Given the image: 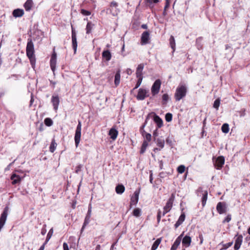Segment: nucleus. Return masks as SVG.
Wrapping results in <instances>:
<instances>
[{
    "label": "nucleus",
    "instance_id": "obj_1",
    "mask_svg": "<svg viewBox=\"0 0 250 250\" xmlns=\"http://www.w3.org/2000/svg\"><path fill=\"white\" fill-rule=\"evenodd\" d=\"M34 53V49L33 43L31 41H30L27 43L26 47V54L32 62L34 61V58L33 57Z\"/></svg>",
    "mask_w": 250,
    "mask_h": 250
},
{
    "label": "nucleus",
    "instance_id": "obj_2",
    "mask_svg": "<svg viewBox=\"0 0 250 250\" xmlns=\"http://www.w3.org/2000/svg\"><path fill=\"white\" fill-rule=\"evenodd\" d=\"M186 92L187 89L185 86L182 85L177 88L175 94L176 100L177 101L181 100L186 95Z\"/></svg>",
    "mask_w": 250,
    "mask_h": 250
},
{
    "label": "nucleus",
    "instance_id": "obj_3",
    "mask_svg": "<svg viewBox=\"0 0 250 250\" xmlns=\"http://www.w3.org/2000/svg\"><path fill=\"white\" fill-rule=\"evenodd\" d=\"M81 122H79L78 125H77L75 135V142L76 144V147H78L80 140H81Z\"/></svg>",
    "mask_w": 250,
    "mask_h": 250
},
{
    "label": "nucleus",
    "instance_id": "obj_4",
    "mask_svg": "<svg viewBox=\"0 0 250 250\" xmlns=\"http://www.w3.org/2000/svg\"><path fill=\"white\" fill-rule=\"evenodd\" d=\"M161 84V83L160 80H157L154 82L151 87V93L152 95H155V94L158 93L160 90Z\"/></svg>",
    "mask_w": 250,
    "mask_h": 250
},
{
    "label": "nucleus",
    "instance_id": "obj_5",
    "mask_svg": "<svg viewBox=\"0 0 250 250\" xmlns=\"http://www.w3.org/2000/svg\"><path fill=\"white\" fill-rule=\"evenodd\" d=\"M148 91L143 88H140L137 95V98L140 100H144L146 97H148Z\"/></svg>",
    "mask_w": 250,
    "mask_h": 250
},
{
    "label": "nucleus",
    "instance_id": "obj_6",
    "mask_svg": "<svg viewBox=\"0 0 250 250\" xmlns=\"http://www.w3.org/2000/svg\"><path fill=\"white\" fill-rule=\"evenodd\" d=\"M173 202V197H171L169 199V200L167 202L166 206L164 208V211H163V216H164L168 212H169L170 210V209L172 207Z\"/></svg>",
    "mask_w": 250,
    "mask_h": 250
},
{
    "label": "nucleus",
    "instance_id": "obj_7",
    "mask_svg": "<svg viewBox=\"0 0 250 250\" xmlns=\"http://www.w3.org/2000/svg\"><path fill=\"white\" fill-rule=\"evenodd\" d=\"M57 62V54L55 52V48L53 49V53L52 55L50 60V66L51 69L54 72L55 70Z\"/></svg>",
    "mask_w": 250,
    "mask_h": 250
},
{
    "label": "nucleus",
    "instance_id": "obj_8",
    "mask_svg": "<svg viewBox=\"0 0 250 250\" xmlns=\"http://www.w3.org/2000/svg\"><path fill=\"white\" fill-rule=\"evenodd\" d=\"M216 209L219 213L223 214L226 212L227 207L224 203L219 202L218 203Z\"/></svg>",
    "mask_w": 250,
    "mask_h": 250
},
{
    "label": "nucleus",
    "instance_id": "obj_9",
    "mask_svg": "<svg viewBox=\"0 0 250 250\" xmlns=\"http://www.w3.org/2000/svg\"><path fill=\"white\" fill-rule=\"evenodd\" d=\"M225 159L223 156L218 157L215 162V165L217 169H220L224 164Z\"/></svg>",
    "mask_w": 250,
    "mask_h": 250
},
{
    "label": "nucleus",
    "instance_id": "obj_10",
    "mask_svg": "<svg viewBox=\"0 0 250 250\" xmlns=\"http://www.w3.org/2000/svg\"><path fill=\"white\" fill-rule=\"evenodd\" d=\"M139 191H135L133 195L131 198L130 205H135L137 204L139 200Z\"/></svg>",
    "mask_w": 250,
    "mask_h": 250
},
{
    "label": "nucleus",
    "instance_id": "obj_11",
    "mask_svg": "<svg viewBox=\"0 0 250 250\" xmlns=\"http://www.w3.org/2000/svg\"><path fill=\"white\" fill-rule=\"evenodd\" d=\"M91 209H92L91 205H89V207H88V212H87V215L85 217L82 229V230H83V229L84 227L89 223V219L91 216Z\"/></svg>",
    "mask_w": 250,
    "mask_h": 250
},
{
    "label": "nucleus",
    "instance_id": "obj_12",
    "mask_svg": "<svg viewBox=\"0 0 250 250\" xmlns=\"http://www.w3.org/2000/svg\"><path fill=\"white\" fill-rule=\"evenodd\" d=\"M242 235H239L236 239L234 247L235 250H238L240 248L242 242Z\"/></svg>",
    "mask_w": 250,
    "mask_h": 250
},
{
    "label": "nucleus",
    "instance_id": "obj_13",
    "mask_svg": "<svg viewBox=\"0 0 250 250\" xmlns=\"http://www.w3.org/2000/svg\"><path fill=\"white\" fill-rule=\"evenodd\" d=\"M191 239L189 236L186 235L185 236L182 240V244L186 247H188L191 244Z\"/></svg>",
    "mask_w": 250,
    "mask_h": 250
},
{
    "label": "nucleus",
    "instance_id": "obj_14",
    "mask_svg": "<svg viewBox=\"0 0 250 250\" xmlns=\"http://www.w3.org/2000/svg\"><path fill=\"white\" fill-rule=\"evenodd\" d=\"M153 121L157 124L158 128L161 127L163 125L162 120L157 115L154 114L153 117Z\"/></svg>",
    "mask_w": 250,
    "mask_h": 250
},
{
    "label": "nucleus",
    "instance_id": "obj_15",
    "mask_svg": "<svg viewBox=\"0 0 250 250\" xmlns=\"http://www.w3.org/2000/svg\"><path fill=\"white\" fill-rule=\"evenodd\" d=\"M118 134V131L114 128H112L111 129H110L108 133V135L110 136V138L113 140L116 139Z\"/></svg>",
    "mask_w": 250,
    "mask_h": 250
},
{
    "label": "nucleus",
    "instance_id": "obj_16",
    "mask_svg": "<svg viewBox=\"0 0 250 250\" xmlns=\"http://www.w3.org/2000/svg\"><path fill=\"white\" fill-rule=\"evenodd\" d=\"M24 14V11L21 9H17L13 11V15L14 17H21Z\"/></svg>",
    "mask_w": 250,
    "mask_h": 250
},
{
    "label": "nucleus",
    "instance_id": "obj_17",
    "mask_svg": "<svg viewBox=\"0 0 250 250\" xmlns=\"http://www.w3.org/2000/svg\"><path fill=\"white\" fill-rule=\"evenodd\" d=\"M11 179L13 181L12 183L13 185H15L17 183L20 182L21 180V177L16 175V174H13L11 177Z\"/></svg>",
    "mask_w": 250,
    "mask_h": 250
},
{
    "label": "nucleus",
    "instance_id": "obj_18",
    "mask_svg": "<svg viewBox=\"0 0 250 250\" xmlns=\"http://www.w3.org/2000/svg\"><path fill=\"white\" fill-rule=\"evenodd\" d=\"M149 38V34L148 32H144L141 37V40L143 43H146L147 42Z\"/></svg>",
    "mask_w": 250,
    "mask_h": 250
},
{
    "label": "nucleus",
    "instance_id": "obj_19",
    "mask_svg": "<svg viewBox=\"0 0 250 250\" xmlns=\"http://www.w3.org/2000/svg\"><path fill=\"white\" fill-rule=\"evenodd\" d=\"M33 5L32 0H27L24 3V7L26 11H29L32 7Z\"/></svg>",
    "mask_w": 250,
    "mask_h": 250
},
{
    "label": "nucleus",
    "instance_id": "obj_20",
    "mask_svg": "<svg viewBox=\"0 0 250 250\" xmlns=\"http://www.w3.org/2000/svg\"><path fill=\"white\" fill-rule=\"evenodd\" d=\"M72 39L73 46V48L74 50V52L75 53L76 51V49H77V43L76 34L73 31H72Z\"/></svg>",
    "mask_w": 250,
    "mask_h": 250
},
{
    "label": "nucleus",
    "instance_id": "obj_21",
    "mask_svg": "<svg viewBox=\"0 0 250 250\" xmlns=\"http://www.w3.org/2000/svg\"><path fill=\"white\" fill-rule=\"evenodd\" d=\"M102 57L105 59L106 61H108L110 60L111 55L110 52L108 50L104 51L102 53Z\"/></svg>",
    "mask_w": 250,
    "mask_h": 250
},
{
    "label": "nucleus",
    "instance_id": "obj_22",
    "mask_svg": "<svg viewBox=\"0 0 250 250\" xmlns=\"http://www.w3.org/2000/svg\"><path fill=\"white\" fill-rule=\"evenodd\" d=\"M185 215L184 214H182L180 215L179 218L178 220L177 221L176 224H175V227L176 228H178L185 220Z\"/></svg>",
    "mask_w": 250,
    "mask_h": 250
},
{
    "label": "nucleus",
    "instance_id": "obj_23",
    "mask_svg": "<svg viewBox=\"0 0 250 250\" xmlns=\"http://www.w3.org/2000/svg\"><path fill=\"white\" fill-rule=\"evenodd\" d=\"M120 70H119L116 73L115 76L114 83L116 86H117L120 83Z\"/></svg>",
    "mask_w": 250,
    "mask_h": 250
},
{
    "label": "nucleus",
    "instance_id": "obj_24",
    "mask_svg": "<svg viewBox=\"0 0 250 250\" xmlns=\"http://www.w3.org/2000/svg\"><path fill=\"white\" fill-rule=\"evenodd\" d=\"M125 188L122 185H119L116 187V192L117 194H122L125 191Z\"/></svg>",
    "mask_w": 250,
    "mask_h": 250
},
{
    "label": "nucleus",
    "instance_id": "obj_25",
    "mask_svg": "<svg viewBox=\"0 0 250 250\" xmlns=\"http://www.w3.org/2000/svg\"><path fill=\"white\" fill-rule=\"evenodd\" d=\"M144 68V66L142 64H139L137 67L136 71L137 77H143L142 76V71Z\"/></svg>",
    "mask_w": 250,
    "mask_h": 250
},
{
    "label": "nucleus",
    "instance_id": "obj_26",
    "mask_svg": "<svg viewBox=\"0 0 250 250\" xmlns=\"http://www.w3.org/2000/svg\"><path fill=\"white\" fill-rule=\"evenodd\" d=\"M161 240L162 239L161 238L157 239L153 243L151 247V250H156L157 249L159 244H160Z\"/></svg>",
    "mask_w": 250,
    "mask_h": 250
},
{
    "label": "nucleus",
    "instance_id": "obj_27",
    "mask_svg": "<svg viewBox=\"0 0 250 250\" xmlns=\"http://www.w3.org/2000/svg\"><path fill=\"white\" fill-rule=\"evenodd\" d=\"M180 238H177L172 246L170 250H176L180 244Z\"/></svg>",
    "mask_w": 250,
    "mask_h": 250
},
{
    "label": "nucleus",
    "instance_id": "obj_28",
    "mask_svg": "<svg viewBox=\"0 0 250 250\" xmlns=\"http://www.w3.org/2000/svg\"><path fill=\"white\" fill-rule=\"evenodd\" d=\"M52 102L54 105V108L57 109L59 103V98L57 97H53L52 99Z\"/></svg>",
    "mask_w": 250,
    "mask_h": 250
},
{
    "label": "nucleus",
    "instance_id": "obj_29",
    "mask_svg": "<svg viewBox=\"0 0 250 250\" xmlns=\"http://www.w3.org/2000/svg\"><path fill=\"white\" fill-rule=\"evenodd\" d=\"M222 131L225 133H227L229 131V125L227 124H224L222 126Z\"/></svg>",
    "mask_w": 250,
    "mask_h": 250
},
{
    "label": "nucleus",
    "instance_id": "obj_30",
    "mask_svg": "<svg viewBox=\"0 0 250 250\" xmlns=\"http://www.w3.org/2000/svg\"><path fill=\"white\" fill-rule=\"evenodd\" d=\"M93 26L94 24H92L91 22L87 23L86 28L87 34H89L91 32Z\"/></svg>",
    "mask_w": 250,
    "mask_h": 250
},
{
    "label": "nucleus",
    "instance_id": "obj_31",
    "mask_svg": "<svg viewBox=\"0 0 250 250\" xmlns=\"http://www.w3.org/2000/svg\"><path fill=\"white\" fill-rule=\"evenodd\" d=\"M148 146V143L145 141L143 142L141 149L140 151L141 153H144L146 150L147 146Z\"/></svg>",
    "mask_w": 250,
    "mask_h": 250
},
{
    "label": "nucleus",
    "instance_id": "obj_32",
    "mask_svg": "<svg viewBox=\"0 0 250 250\" xmlns=\"http://www.w3.org/2000/svg\"><path fill=\"white\" fill-rule=\"evenodd\" d=\"M57 146V144L55 143L54 140H53L51 142V145L50 146V151L51 152H53Z\"/></svg>",
    "mask_w": 250,
    "mask_h": 250
},
{
    "label": "nucleus",
    "instance_id": "obj_33",
    "mask_svg": "<svg viewBox=\"0 0 250 250\" xmlns=\"http://www.w3.org/2000/svg\"><path fill=\"white\" fill-rule=\"evenodd\" d=\"M141 210L139 208H136L133 211V215L136 217H139L141 215Z\"/></svg>",
    "mask_w": 250,
    "mask_h": 250
},
{
    "label": "nucleus",
    "instance_id": "obj_34",
    "mask_svg": "<svg viewBox=\"0 0 250 250\" xmlns=\"http://www.w3.org/2000/svg\"><path fill=\"white\" fill-rule=\"evenodd\" d=\"M208 196V192L207 191H205L203 193V197L202 198V204L203 206H204L206 203V201L207 200Z\"/></svg>",
    "mask_w": 250,
    "mask_h": 250
},
{
    "label": "nucleus",
    "instance_id": "obj_35",
    "mask_svg": "<svg viewBox=\"0 0 250 250\" xmlns=\"http://www.w3.org/2000/svg\"><path fill=\"white\" fill-rule=\"evenodd\" d=\"M170 44L171 45V48L173 49V51L175 50V40L173 36H171L170 38Z\"/></svg>",
    "mask_w": 250,
    "mask_h": 250
},
{
    "label": "nucleus",
    "instance_id": "obj_36",
    "mask_svg": "<svg viewBox=\"0 0 250 250\" xmlns=\"http://www.w3.org/2000/svg\"><path fill=\"white\" fill-rule=\"evenodd\" d=\"M44 124L46 125L50 126L52 125L53 122L51 119L47 118L44 120Z\"/></svg>",
    "mask_w": 250,
    "mask_h": 250
},
{
    "label": "nucleus",
    "instance_id": "obj_37",
    "mask_svg": "<svg viewBox=\"0 0 250 250\" xmlns=\"http://www.w3.org/2000/svg\"><path fill=\"white\" fill-rule=\"evenodd\" d=\"M157 145L161 147V148H163L165 144V141L163 139H158L157 141Z\"/></svg>",
    "mask_w": 250,
    "mask_h": 250
},
{
    "label": "nucleus",
    "instance_id": "obj_38",
    "mask_svg": "<svg viewBox=\"0 0 250 250\" xmlns=\"http://www.w3.org/2000/svg\"><path fill=\"white\" fill-rule=\"evenodd\" d=\"M185 170V167L184 165H180L177 168V171L179 173H183Z\"/></svg>",
    "mask_w": 250,
    "mask_h": 250
},
{
    "label": "nucleus",
    "instance_id": "obj_39",
    "mask_svg": "<svg viewBox=\"0 0 250 250\" xmlns=\"http://www.w3.org/2000/svg\"><path fill=\"white\" fill-rule=\"evenodd\" d=\"M172 115L169 113H167L165 116L166 120L168 122H169L172 120Z\"/></svg>",
    "mask_w": 250,
    "mask_h": 250
},
{
    "label": "nucleus",
    "instance_id": "obj_40",
    "mask_svg": "<svg viewBox=\"0 0 250 250\" xmlns=\"http://www.w3.org/2000/svg\"><path fill=\"white\" fill-rule=\"evenodd\" d=\"M137 78H138V80L135 88H138L140 85L143 80V77H140Z\"/></svg>",
    "mask_w": 250,
    "mask_h": 250
},
{
    "label": "nucleus",
    "instance_id": "obj_41",
    "mask_svg": "<svg viewBox=\"0 0 250 250\" xmlns=\"http://www.w3.org/2000/svg\"><path fill=\"white\" fill-rule=\"evenodd\" d=\"M220 104V100L219 99H217L215 101L213 104V107L215 108H218Z\"/></svg>",
    "mask_w": 250,
    "mask_h": 250
},
{
    "label": "nucleus",
    "instance_id": "obj_42",
    "mask_svg": "<svg viewBox=\"0 0 250 250\" xmlns=\"http://www.w3.org/2000/svg\"><path fill=\"white\" fill-rule=\"evenodd\" d=\"M81 13L85 16H89L91 14V12L90 11L84 9H82L81 10Z\"/></svg>",
    "mask_w": 250,
    "mask_h": 250
},
{
    "label": "nucleus",
    "instance_id": "obj_43",
    "mask_svg": "<svg viewBox=\"0 0 250 250\" xmlns=\"http://www.w3.org/2000/svg\"><path fill=\"white\" fill-rule=\"evenodd\" d=\"M231 220V216L230 215H228L226 218L223 221V223L225 222H229Z\"/></svg>",
    "mask_w": 250,
    "mask_h": 250
},
{
    "label": "nucleus",
    "instance_id": "obj_44",
    "mask_svg": "<svg viewBox=\"0 0 250 250\" xmlns=\"http://www.w3.org/2000/svg\"><path fill=\"white\" fill-rule=\"evenodd\" d=\"M145 138L147 141H150L151 140V135L149 133H146V134Z\"/></svg>",
    "mask_w": 250,
    "mask_h": 250
},
{
    "label": "nucleus",
    "instance_id": "obj_45",
    "mask_svg": "<svg viewBox=\"0 0 250 250\" xmlns=\"http://www.w3.org/2000/svg\"><path fill=\"white\" fill-rule=\"evenodd\" d=\"M83 167V166L82 165H79L76 167V172L78 173L79 171L81 170V169Z\"/></svg>",
    "mask_w": 250,
    "mask_h": 250
},
{
    "label": "nucleus",
    "instance_id": "obj_46",
    "mask_svg": "<svg viewBox=\"0 0 250 250\" xmlns=\"http://www.w3.org/2000/svg\"><path fill=\"white\" fill-rule=\"evenodd\" d=\"M63 250H69L68 246L66 243H63Z\"/></svg>",
    "mask_w": 250,
    "mask_h": 250
},
{
    "label": "nucleus",
    "instance_id": "obj_47",
    "mask_svg": "<svg viewBox=\"0 0 250 250\" xmlns=\"http://www.w3.org/2000/svg\"><path fill=\"white\" fill-rule=\"evenodd\" d=\"M168 99V95L165 94L163 95V101H167Z\"/></svg>",
    "mask_w": 250,
    "mask_h": 250
},
{
    "label": "nucleus",
    "instance_id": "obj_48",
    "mask_svg": "<svg viewBox=\"0 0 250 250\" xmlns=\"http://www.w3.org/2000/svg\"><path fill=\"white\" fill-rule=\"evenodd\" d=\"M117 5V3L116 2L113 1L111 3V6L116 7Z\"/></svg>",
    "mask_w": 250,
    "mask_h": 250
},
{
    "label": "nucleus",
    "instance_id": "obj_49",
    "mask_svg": "<svg viewBox=\"0 0 250 250\" xmlns=\"http://www.w3.org/2000/svg\"><path fill=\"white\" fill-rule=\"evenodd\" d=\"M52 233H53V229H51L50 230V231H49V232H48V234H47V237H48V239H49V238H50V236H49V235H51L52 234Z\"/></svg>",
    "mask_w": 250,
    "mask_h": 250
},
{
    "label": "nucleus",
    "instance_id": "obj_50",
    "mask_svg": "<svg viewBox=\"0 0 250 250\" xmlns=\"http://www.w3.org/2000/svg\"><path fill=\"white\" fill-rule=\"evenodd\" d=\"M160 219H161V215H160V211H159L158 213V215H157V220H158V222H160Z\"/></svg>",
    "mask_w": 250,
    "mask_h": 250
},
{
    "label": "nucleus",
    "instance_id": "obj_51",
    "mask_svg": "<svg viewBox=\"0 0 250 250\" xmlns=\"http://www.w3.org/2000/svg\"><path fill=\"white\" fill-rule=\"evenodd\" d=\"M199 238L200 239V244H202L203 243V236L202 235H200L199 236Z\"/></svg>",
    "mask_w": 250,
    "mask_h": 250
},
{
    "label": "nucleus",
    "instance_id": "obj_52",
    "mask_svg": "<svg viewBox=\"0 0 250 250\" xmlns=\"http://www.w3.org/2000/svg\"><path fill=\"white\" fill-rule=\"evenodd\" d=\"M169 3H170L169 2H166V6H165V9H166V8H167V7H169Z\"/></svg>",
    "mask_w": 250,
    "mask_h": 250
},
{
    "label": "nucleus",
    "instance_id": "obj_53",
    "mask_svg": "<svg viewBox=\"0 0 250 250\" xmlns=\"http://www.w3.org/2000/svg\"><path fill=\"white\" fill-rule=\"evenodd\" d=\"M232 243H233L232 242L228 243V244H227V247L229 248V247H230L232 245Z\"/></svg>",
    "mask_w": 250,
    "mask_h": 250
},
{
    "label": "nucleus",
    "instance_id": "obj_54",
    "mask_svg": "<svg viewBox=\"0 0 250 250\" xmlns=\"http://www.w3.org/2000/svg\"><path fill=\"white\" fill-rule=\"evenodd\" d=\"M44 245H45V244H44L43 245H42L40 248L39 249V250H44Z\"/></svg>",
    "mask_w": 250,
    "mask_h": 250
},
{
    "label": "nucleus",
    "instance_id": "obj_55",
    "mask_svg": "<svg viewBox=\"0 0 250 250\" xmlns=\"http://www.w3.org/2000/svg\"><path fill=\"white\" fill-rule=\"evenodd\" d=\"M101 246L100 245H98L95 249V250H100Z\"/></svg>",
    "mask_w": 250,
    "mask_h": 250
},
{
    "label": "nucleus",
    "instance_id": "obj_56",
    "mask_svg": "<svg viewBox=\"0 0 250 250\" xmlns=\"http://www.w3.org/2000/svg\"><path fill=\"white\" fill-rule=\"evenodd\" d=\"M183 235H184V232L177 238H180V242L181 241V239H182V237L183 236Z\"/></svg>",
    "mask_w": 250,
    "mask_h": 250
},
{
    "label": "nucleus",
    "instance_id": "obj_57",
    "mask_svg": "<svg viewBox=\"0 0 250 250\" xmlns=\"http://www.w3.org/2000/svg\"><path fill=\"white\" fill-rule=\"evenodd\" d=\"M126 72L128 75H129L131 73V70L130 69H127L126 70Z\"/></svg>",
    "mask_w": 250,
    "mask_h": 250
},
{
    "label": "nucleus",
    "instance_id": "obj_58",
    "mask_svg": "<svg viewBox=\"0 0 250 250\" xmlns=\"http://www.w3.org/2000/svg\"><path fill=\"white\" fill-rule=\"evenodd\" d=\"M142 27L143 28H146V25L145 24H143V25H142Z\"/></svg>",
    "mask_w": 250,
    "mask_h": 250
},
{
    "label": "nucleus",
    "instance_id": "obj_59",
    "mask_svg": "<svg viewBox=\"0 0 250 250\" xmlns=\"http://www.w3.org/2000/svg\"><path fill=\"white\" fill-rule=\"evenodd\" d=\"M154 3H157L158 2V0H152Z\"/></svg>",
    "mask_w": 250,
    "mask_h": 250
},
{
    "label": "nucleus",
    "instance_id": "obj_60",
    "mask_svg": "<svg viewBox=\"0 0 250 250\" xmlns=\"http://www.w3.org/2000/svg\"><path fill=\"white\" fill-rule=\"evenodd\" d=\"M248 233L250 235V228L248 229Z\"/></svg>",
    "mask_w": 250,
    "mask_h": 250
},
{
    "label": "nucleus",
    "instance_id": "obj_61",
    "mask_svg": "<svg viewBox=\"0 0 250 250\" xmlns=\"http://www.w3.org/2000/svg\"><path fill=\"white\" fill-rule=\"evenodd\" d=\"M153 135H154V136H157V134H156V132H154V133H153Z\"/></svg>",
    "mask_w": 250,
    "mask_h": 250
},
{
    "label": "nucleus",
    "instance_id": "obj_62",
    "mask_svg": "<svg viewBox=\"0 0 250 250\" xmlns=\"http://www.w3.org/2000/svg\"><path fill=\"white\" fill-rule=\"evenodd\" d=\"M113 247H114V245H113L111 246V250H112L113 249Z\"/></svg>",
    "mask_w": 250,
    "mask_h": 250
},
{
    "label": "nucleus",
    "instance_id": "obj_63",
    "mask_svg": "<svg viewBox=\"0 0 250 250\" xmlns=\"http://www.w3.org/2000/svg\"><path fill=\"white\" fill-rule=\"evenodd\" d=\"M170 0H166V2H170Z\"/></svg>",
    "mask_w": 250,
    "mask_h": 250
},
{
    "label": "nucleus",
    "instance_id": "obj_64",
    "mask_svg": "<svg viewBox=\"0 0 250 250\" xmlns=\"http://www.w3.org/2000/svg\"><path fill=\"white\" fill-rule=\"evenodd\" d=\"M152 179H150V182H152Z\"/></svg>",
    "mask_w": 250,
    "mask_h": 250
}]
</instances>
